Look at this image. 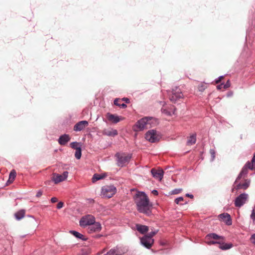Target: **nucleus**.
<instances>
[{"mask_svg":"<svg viewBox=\"0 0 255 255\" xmlns=\"http://www.w3.org/2000/svg\"><path fill=\"white\" fill-rule=\"evenodd\" d=\"M137 210L141 213L149 216L151 214V205L148 196L144 192L138 191L133 197Z\"/></svg>","mask_w":255,"mask_h":255,"instance_id":"1","label":"nucleus"},{"mask_svg":"<svg viewBox=\"0 0 255 255\" xmlns=\"http://www.w3.org/2000/svg\"><path fill=\"white\" fill-rule=\"evenodd\" d=\"M156 120L151 117H145L136 122L133 127L134 131H142L144 129L149 128L148 125H151Z\"/></svg>","mask_w":255,"mask_h":255,"instance_id":"2","label":"nucleus"},{"mask_svg":"<svg viewBox=\"0 0 255 255\" xmlns=\"http://www.w3.org/2000/svg\"><path fill=\"white\" fill-rule=\"evenodd\" d=\"M115 156L117 160V165L122 167L126 166L129 163L132 157V154L117 153Z\"/></svg>","mask_w":255,"mask_h":255,"instance_id":"3","label":"nucleus"},{"mask_svg":"<svg viewBox=\"0 0 255 255\" xmlns=\"http://www.w3.org/2000/svg\"><path fill=\"white\" fill-rule=\"evenodd\" d=\"M116 192L117 189L113 185H105L102 187L101 195L104 197L110 198Z\"/></svg>","mask_w":255,"mask_h":255,"instance_id":"4","label":"nucleus"},{"mask_svg":"<svg viewBox=\"0 0 255 255\" xmlns=\"http://www.w3.org/2000/svg\"><path fill=\"white\" fill-rule=\"evenodd\" d=\"M145 138L150 142L154 143L158 141L161 138V136L156 130L150 129L145 133Z\"/></svg>","mask_w":255,"mask_h":255,"instance_id":"5","label":"nucleus"},{"mask_svg":"<svg viewBox=\"0 0 255 255\" xmlns=\"http://www.w3.org/2000/svg\"><path fill=\"white\" fill-rule=\"evenodd\" d=\"M168 95L169 100L174 103L183 97V95L180 89L177 87L173 89L172 91L169 92Z\"/></svg>","mask_w":255,"mask_h":255,"instance_id":"6","label":"nucleus"},{"mask_svg":"<svg viewBox=\"0 0 255 255\" xmlns=\"http://www.w3.org/2000/svg\"><path fill=\"white\" fill-rule=\"evenodd\" d=\"M255 168V164H252L251 162L248 161L242 168L241 171L240 172V174L238 176L237 178H236L234 182V184L235 185V184H236L238 182V181L239 180H240L243 176H246L248 174L249 169L251 170H253Z\"/></svg>","mask_w":255,"mask_h":255,"instance_id":"7","label":"nucleus"},{"mask_svg":"<svg viewBox=\"0 0 255 255\" xmlns=\"http://www.w3.org/2000/svg\"><path fill=\"white\" fill-rule=\"evenodd\" d=\"M95 222V218L91 215H87L81 218L79 221V225L81 227L85 228L89 227Z\"/></svg>","mask_w":255,"mask_h":255,"instance_id":"8","label":"nucleus"},{"mask_svg":"<svg viewBox=\"0 0 255 255\" xmlns=\"http://www.w3.org/2000/svg\"><path fill=\"white\" fill-rule=\"evenodd\" d=\"M249 195L246 193H243L237 196L235 199L234 204L236 207L240 208L247 201Z\"/></svg>","mask_w":255,"mask_h":255,"instance_id":"9","label":"nucleus"},{"mask_svg":"<svg viewBox=\"0 0 255 255\" xmlns=\"http://www.w3.org/2000/svg\"><path fill=\"white\" fill-rule=\"evenodd\" d=\"M207 243L208 245L219 244V249L224 251L229 250L233 247V245L232 243H226L220 241H209Z\"/></svg>","mask_w":255,"mask_h":255,"instance_id":"10","label":"nucleus"},{"mask_svg":"<svg viewBox=\"0 0 255 255\" xmlns=\"http://www.w3.org/2000/svg\"><path fill=\"white\" fill-rule=\"evenodd\" d=\"M68 172L67 171H64L62 174L54 173L52 178V180L55 184H58V183L66 180L68 177Z\"/></svg>","mask_w":255,"mask_h":255,"instance_id":"11","label":"nucleus"},{"mask_svg":"<svg viewBox=\"0 0 255 255\" xmlns=\"http://www.w3.org/2000/svg\"><path fill=\"white\" fill-rule=\"evenodd\" d=\"M102 229V226L100 223L95 222L93 224L90 225L88 228V232L89 233H93L100 232Z\"/></svg>","mask_w":255,"mask_h":255,"instance_id":"12","label":"nucleus"},{"mask_svg":"<svg viewBox=\"0 0 255 255\" xmlns=\"http://www.w3.org/2000/svg\"><path fill=\"white\" fill-rule=\"evenodd\" d=\"M154 240L153 239H149L145 236L140 239V243L146 248L150 249L153 244Z\"/></svg>","mask_w":255,"mask_h":255,"instance_id":"13","label":"nucleus"},{"mask_svg":"<svg viewBox=\"0 0 255 255\" xmlns=\"http://www.w3.org/2000/svg\"><path fill=\"white\" fill-rule=\"evenodd\" d=\"M125 253V251H123L121 247L117 246L111 249L106 254L104 255H122Z\"/></svg>","mask_w":255,"mask_h":255,"instance_id":"14","label":"nucleus"},{"mask_svg":"<svg viewBox=\"0 0 255 255\" xmlns=\"http://www.w3.org/2000/svg\"><path fill=\"white\" fill-rule=\"evenodd\" d=\"M88 126V122L87 121H81L78 122L74 127V130L80 131L84 129Z\"/></svg>","mask_w":255,"mask_h":255,"instance_id":"15","label":"nucleus"},{"mask_svg":"<svg viewBox=\"0 0 255 255\" xmlns=\"http://www.w3.org/2000/svg\"><path fill=\"white\" fill-rule=\"evenodd\" d=\"M219 217L222 219L227 225L230 226L232 224V219L229 214L224 213L220 214Z\"/></svg>","mask_w":255,"mask_h":255,"instance_id":"16","label":"nucleus"},{"mask_svg":"<svg viewBox=\"0 0 255 255\" xmlns=\"http://www.w3.org/2000/svg\"><path fill=\"white\" fill-rule=\"evenodd\" d=\"M151 173L154 178L161 180L163 177L164 172L162 169L156 170L152 168L151 170Z\"/></svg>","mask_w":255,"mask_h":255,"instance_id":"17","label":"nucleus"},{"mask_svg":"<svg viewBox=\"0 0 255 255\" xmlns=\"http://www.w3.org/2000/svg\"><path fill=\"white\" fill-rule=\"evenodd\" d=\"M70 140L69 134H64L60 136L58 138V143L61 145H65Z\"/></svg>","mask_w":255,"mask_h":255,"instance_id":"18","label":"nucleus"},{"mask_svg":"<svg viewBox=\"0 0 255 255\" xmlns=\"http://www.w3.org/2000/svg\"><path fill=\"white\" fill-rule=\"evenodd\" d=\"M251 183L250 179H246L244 183H238L236 184V186L235 187V188L236 190H239L241 189H243L244 190L247 189L250 186Z\"/></svg>","mask_w":255,"mask_h":255,"instance_id":"19","label":"nucleus"},{"mask_svg":"<svg viewBox=\"0 0 255 255\" xmlns=\"http://www.w3.org/2000/svg\"><path fill=\"white\" fill-rule=\"evenodd\" d=\"M106 118L109 121L112 122L114 124H117L120 121L119 116L116 115L112 114L110 113L107 114Z\"/></svg>","mask_w":255,"mask_h":255,"instance_id":"20","label":"nucleus"},{"mask_svg":"<svg viewBox=\"0 0 255 255\" xmlns=\"http://www.w3.org/2000/svg\"><path fill=\"white\" fill-rule=\"evenodd\" d=\"M102 133L103 135H107L109 136H115L118 134V131L116 129H104Z\"/></svg>","mask_w":255,"mask_h":255,"instance_id":"21","label":"nucleus"},{"mask_svg":"<svg viewBox=\"0 0 255 255\" xmlns=\"http://www.w3.org/2000/svg\"><path fill=\"white\" fill-rule=\"evenodd\" d=\"M136 229L141 234H144L148 231V227L145 225L136 224Z\"/></svg>","mask_w":255,"mask_h":255,"instance_id":"22","label":"nucleus"},{"mask_svg":"<svg viewBox=\"0 0 255 255\" xmlns=\"http://www.w3.org/2000/svg\"><path fill=\"white\" fill-rule=\"evenodd\" d=\"M206 239L207 240H209L210 239H214V240L222 239V240H223L224 239V237L219 236L215 233H210L206 235Z\"/></svg>","mask_w":255,"mask_h":255,"instance_id":"23","label":"nucleus"},{"mask_svg":"<svg viewBox=\"0 0 255 255\" xmlns=\"http://www.w3.org/2000/svg\"><path fill=\"white\" fill-rule=\"evenodd\" d=\"M69 233L75 236L76 238L81 239V240L85 241L87 240V238H85L84 236L78 232L74 230H71Z\"/></svg>","mask_w":255,"mask_h":255,"instance_id":"24","label":"nucleus"},{"mask_svg":"<svg viewBox=\"0 0 255 255\" xmlns=\"http://www.w3.org/2000/svg\"><path fill=\"white\" fill-rule=\"evenodd\" d=\"M196 133H194L190 135L187 141V145H192L196 143Z\"/></svg>","mask_w":255,"mask_h":255,"instance_id":"25","label":"nucleus"},{"mask_svg":"<svg viewBox=\"0 0 255 255\" xmlns=\"http://www.w3.org/2000/svg\"><path fill=\"white\" fill-rule=\"evenodd\" d=\"M25 210H20L14 214V217L17 220H20L22 219L25 215Z\"/></svg>","mask_w":255,"mask_h":255,"instance_id":"26","label":"nucleus"},{"mask_svg":"<svg viewBox=\"0 0 255 255\" xmlns=\"http://www.w3.org/2000/svg\"><path fill=\"white\" fill-rule=\"evenodd\" d=\"M105 177H106V175L105 174H99L96 173V174H94V175L92 178V182L94 183V182L97 181L98 180H99L104 178Z\"/></svg>","mask_w":255,"mask_h":255,"instance_id":"27","label":"nucleus"},{"mask_svg":"<svg viewBox=\"0 0 255 255\" xmlns=\"http://www.w3.org/2000/svg\"><path fill=\"white\" fill-rule=\"evenodd\" d=\"M70 147L74 149H77L79 147H81V143L78 142L77 141H74L70 143Z\"/></svg>","mask_w":255,"mask_h":255,"instance_id":"28","label":"nucleus"},{"mask_svg":"<svg viewBox=\"0 0 255 255\" xmlns=\"http://www.w3.org/2000/svg\"><path fill=\"white\" fill-rule=\"evenodd\" d=\"M82 154V149L81 147H79V148L76 149V151L75 153V157L76 159H80L81 157Z\"/></svg>","mask_w":255,"mask_h":255,"instance_id":"29","label":"nucleus"},{"mask_svg":"<svg viewBox=\"0 0 255 255\" xmlns=\"http://www.w3.org/2000/svg\"><path fill=\"white\" fill-rule=\"evenodd\" d=\"M16 177V172L14 170H12L10 172L9 175V180H13Z\"/></svg>","mask_w":255,"mask_h":255,"instance_id":"30","label":"nucleus"},{"mask_svg":"<svg viewBox=\"0 0 255 255\" xmlns=\"http://www.w3.org/2000/svg\"><path fill=\"white\" fill-rule=\"evenodd\" d=\"M158 231H154L149 232L147 235L145 236L149 239H152V237L157 233Z\"/></svg>","mask_w":255,"mask_h":255,"instance_id":"31","label":"nucleus"},{"mask_svg":"<svg viewBox=\"0 0 255 255\" xmlns=\"http://www.w3.org/2000/svg\"><path fill=\"white\" fill-rule=\"evenodd\" d=\"M210 153L211 155V161H213L215 157V150L214 149H210Z\"/></svg>","mask_w":255,"mask_h":255,"instance_id":"32","label":"nucleus"},{"mask_svg":"<svg viewBox=\"0 0 255 255\" xmlns=\"http://www.w3.org/2000/svg\"><path fill=\"white\" fill-rule=\"evenodd\" d=\"M182 191V189L178 188V189H175L172 191V194H177L180 193Z\"/></svg>","mask_w":255,"mask_h":255,"instance_id":"33","label":"nucleus"},{"mask_svg":"<svg viewBox=\"0 0 255 255\" xmlns=\"http://www.w3.org/2000/svg\"><path fill=\"white\" fill-rule=\"evenodd\" d=\"M206 88V87L204 85L201 84L198 86V90L200 92H203L205 90Z\"/></svg>","mask_w":255,"mask_h":255,"instance_id":"34","label":"nucleus"},{"mask_svg":"<svg viewBox=\"0 0 255 255\" xmlns=\"http://www.w3.org/2000/svg\"><path fill=\"white\" fill-rule=\"evenodd\" d=\"M183 197H179L175 199V203L177 204H179L180 201H183Z\"/></svg>","mask_w":255,"mask_h":255,"instance_id":"35","label":"nucleus"},{"mask_svg":"<svg viewBox=\"0 0 255 255\" xmlns=\"http://www.w3.org/2000/svg\"><path fill=\"white\" fill-rule=\"evenodd\" d=\"M230 86V82L229 80H228L225 84L223 83V88L224 89H227Z\"/></svg>","mask_w":255,"mask_h":255,"instance_id":"36","label":"nucleus"},{"mask_svg":"<svg viewBox=\"0 0 255 255\" xmlns=\"http://www.w3.org/2000/svg\"><path fill=\"white\" fill-rule=\"evenodd\" d=\"M250 217L253 221H255V211L254 209L252 210Z\"/></svg>","mask_w":255,"mask_h":255,"instance_id":"37","label":"nucleus"},{"mask_svg":"<svg viewBox=\"0 0 255 255\" xmlns=\"http://www.w3.org/2000/svg\"><path fill=\"white\" fill-rule=\"evenodd\" d=\"M251 242L254 245H255V233L252 235L250 238Z\"/></svg>","mask_w":255,"mask_h":255,"instance_id":"38","label":"nucleus"},{"mask_svg":"<svg viewBox=\"0 0 255 255\" xmlns=\"http://www.w3.org/2000/svg\"><path fill=\"white\" fill-rule=\"evenodd\" d=\"M64 204L62 202H59L57 205V208L60 209L63 207Z\"/></svg>","mask_w":255,"mask_h":255,"instance_id":"39","label":"nucleus"},{"mask_svg":"<svg viewBox=\"0 0 255 255\" xmlns=\"http://www.w3.org/2000/svg\"><path fill=\"white\" fill-rule=\"evenodd\" d=\"M223 76H220L218 78L215 79V82L216 83H219L221 80L223 78Z\"/></svg>","mask_w":255,"mask_h":255,"instance_id":"40","label":"nucleus"},{"mask_svg":"<svg viewBox=\"0 0 255 255\" xmlns=\"http://www.w3.org/2000/svg\"><path fill=\"white\" fill-rule=\"evenodd\" d=\"M42 193H43V192L41 190H38L36 194V197H40L42 195Z\"/></svg>","mask_w":255,"mask_h":255,"instance_id":"41","label":"nucleus"},{"mask_svg":"<svg viewBox=\"0 0 255 255\" xmlns=\"http://www.w3.org/2000/svg\"><path fill=\"white\" fill-rule=\"evenodd\" d=\"M118 101H119V99H118V98L115 99L114 101V103L115 105L119 107L120 106V104H119Z\"/></svg>","mask_w":255,"mask_h":255,"instance_id":"42","label":"nucleus"},{"mask_svg":"<svg viewBox=\"0 0 255 255\" xmlns=\"http://www.w3.org/2000/svg\"><path fill=\"white\" fill-rule=\"evenodd\" d=\"M161 111L163 113L168 115H171V113L170 112H167L166 110L162 109Z\"/></svg>","mask_w":255,"mask_h":255,"instance_id":"43","label":"nucleus"},{"mask_svg":"<svg viewBox=\"0 0 255 255\" xmlns=\"http://www.w3.org/2000/svg\"><path fill=\"white\" fill-rule=\"evenodd\" d=\"M255 152L254 153L253 157V158L252 159V161H251V163L252 164H255Z\"/></svg>","mask_w":255,"mask_h":255,"instance_id":"44","label":"nucleus"},{"mask_svg":"<svg viewBox=\"0 0 255 255\" xmlns=\"http://www.w3.org/2000/svg\"><path fill=\"white\" fill-rule=\"evenodd\" d=\"M58 201V199L56 197H52L51 199V202L52 203H55L56 202H57Z\"/></svg>","mask_w":255,"mask_h":255,"instance_id":"45","label":"nucleus"},{"mask_svg":"<svg viewBox=\"0 0 255 255\" xmlns=\"http://www.w3.org/2000/svg\"><path fill=\"white\" fill-rule=\"evenodd\" d=\"M122 101H124L126 103L128 104L129 103V100L128 98H124L122 99Z\"/></svg>","mask_w":255,"mask_h":255,"instance_id":"46","label":"nucleus"},{"mask_svg":"<svg viewBox=\"0 0 255 255\" xmlns=\"http://www.w3.org/2000/svg\"><path fill=\"white\" fill-rule=\"evenodd\" d=\"M119 107L124 109L126 108L127 107V106L126 104L123 103L122 104H120V106Z\"/></svg>","mask_w":255,"mask_h":255,"instance_id":"47","label":"nucleus"},{"mask_svg":"<svg viewBox=\"0 0 255 255\" xmlns=\"http://www.w3.org/2000/svg\"><path fill=\"white\" fill-rule=\"evenodd\" d=\"M223 87V83H222V84H221L220 85H218L217 86V89L218 90H221Z\"/></svg>","mask_w":255,"mask_h":255,"instance_id":"48","label":"nucleus"},{"mask_svg":"<svg viewBox=\"0 0 255 255\" xmlns=\"http://www.w3.org/2000/svg\"><path fill=\"white\" fill-rule=\"evenodd\" d=\"M185 196L186 197H190L191 199H192L194 197V196L192 194L189 193L186 194Z\"/></svg>","mask_w":255,"mask_h":255,"instance_id":"49","label":"nucleus"},{"mask_svg":"<svg viewBox=\"0 0 255 255\" xmlns=\"http://www.w3.org/2000/svg\"><path fill=\"white\" fill-rule=\"evenodd\" d=\"M152 193H153V194H154V195H157L158 194V192L157 191V190H153L152 191Z\"/></svg>","mask_w":255,"mask_h":255,"instance_id":"50","label":"nucleus"},{"mask_svg":"<svg viewBox=\"0 0 255 255\" xmlns=\"http://www.w3.org/2000/svg\"><path fill=\"white\" fill-rule=\"evenodd\" d=\"M102 236H103V235H102L99 234V235H96V236H95V238H100V237H102Z\"/></svg>","mask_w":255,"mask_h":255,"instance_id":"51","label":"nucleus"},{"mask_svg":"<svg viewBox=\"0 0 255 255\" xmlns=\"http://www.w3.org/2000/svg\"><path fill=\"white\" fill-rule=\"evenodd\" d=\"M28 217H30V218H33V219H34V220H35V218H34V217L33 216H31V215H28Z\"/></svg>","mask_w":255,"mask_h":255,"instance_id":"52","label":"nucleus"},{"mask_svg":"<svg viewBox=\"0 0 255 255\" xmlns=\"http://www.w3.org/2000/svg\"><path fill=\"white\" fill-rule=\"evenodd\" d=\"M232 95V94H228V96L229 97V96H231V95Z\"/></svg>","mask_w":255,"mask_h":255,"instance_id":"53","label":"nucleus"}]
</instances>
